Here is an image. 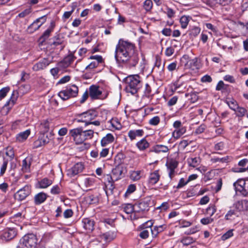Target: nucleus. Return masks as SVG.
<instances>
[{"mask_svg":"<svg viewBox=\"0 0 248 248\" xmlns=\"http://www.w3.org/2000/svg\"><path fill=\"white\" fill-rule=\"evenodd\" d=\"M235 209L239 213L248 209V201L246 200L239 201L234 204Z\"/></svg>","mask_w":248,"mask_h":248,"instance_id":"16","label":"nucleus"},{"mask_svg":"<svg viewBox=\"0 0 248 248\" xmlns=\"http://www.w3.org/2000/svg\"><path fill=\"white\" fill-rule=\"evenodd\" d=\"M10 161L8 158H3V162L0 167V174L2 175L5 172L8 162Z\"/></svg>","mask_w":248,"mask_h":248,"instance_id":"42","label":"nucleus"},{"mask_svg":"<svg viewBox=\"0 0 248 248\" xmlns=\"http://www.w3.org/2000/svg\"><path fill=\"white\" fill-rule=\"evenodd\" d=\"M31 192V187L30 185H26L19 189L14 195L16 200L22 201L30 195Z\"/></svg>","mask_w":248,"mask_h":248,"instance_id":"8","label":"nucleus"},{"mask_svg":"<svg viewBox=\"0 0 248 248\" xmlns=\"http://www.w3.org/2000/svg\"><path fill=\"white\" fill-rule=\"evenodd\" d=\"M69 135L77 144H81L84 142L83 129L81 127L71 129Z\"/></svg>","mask_w":248,"mask_h":248,"instance_id":"6","label":"nucleus"},{"mask_svg":"<svg viewBox=\"0 0 248 248\" xmlns=\"http://www.w3.org/2000/svg\"><path fill=\"white\" fill-rule=\"evenodd\" d=\"M174 49L172 46H170L166 49L165 53L167 57H170L174 53Z\"/></svg>","mask_w":248,"mask_h":248,"instance_id":"58","label":"nucleus"},{"mask_svg":"<svg viewBox=\"0 0 248 248\" xmlns=\"http://www.w3.org/2000/svg\"><path fill=\"white\" fill-rule=\"evenodd\" d=\"M233 186L236 192L244 196L248 194V180L239 179L233 183Z\"/></svg>","mask_w":248,"mask_h":248,"instance_id":"4","label":"nucleus"},{"mask_svg":"<svg viewBox=\"0 0 248 248\" xmlns=\"http://www.w3.org/2000/svg\"><path fill=\"white\" fill-rule=\"evenodd\" d=\"M58 95L63 100H68L71 97L66 89L60 91L58 93Z\"/></svg>","mask_w":248,"mask_h":248,"instance_id":"41","label":"nucleus"},{"mask_svg":"<svg viewBox=\"0 0 248 248\" xmlns=\"http://www.w3.org/2000/svg\"><path fill=\"white\" fill-rule=\"evenodd\" d=\"M57 66H58V68H59V69L62 71L68 67L69 65H68L67 63L65 62L64 60H63L58 63Z\"/></svg>","mask_w":248,"mask_h":248,"instance_id":"53","label":"nucleus"},{"mask_svg":"<svg viewBox=\"0 0 248 248\" xmlns=\"http://www.w3.org/2000/svg\"><path fill=\"white\" fill-rule=\"evenodd\" d=\"M115 52V59L119 63H127L131 66H135L139 62L135 45L128 41L120 39Z\"/></svg>","mask_w":248,"mask_h":248,"instance_id":"1","label":"nucleus"},{"mask_svg":"<svg viewBox=\"0 0 248 248\" xmlns=\"http://www.w3.org/2000/svg\"><path fill=\"white\" fill-rule=\"evenodd\" d=\"M89 59H91V60H96V62H98V63H101L103 62L102 57L100 55L91 56L89 58Z\"/></svg>","mask_w":248,"mask_h":248,"instance_id":"63","label":"nucleus"},{"mask_svg":"<svg viewBox=\"0 0 248 248\" xmlns=\"http://www.w3.org/2000/svg\"><path fill=\"white\" fill-rule=\"evenodd\" d=\"M124 169L121 166H117L114 168L111 171L112 178L114 180H118L121 179L123 173Z\"/></svg>","mask_w":248,"mask_h":248,"instance_id":"19","label":"nucleus"},{"mask_svg":"<svg viewBox=\"0 0 248 248\" xmlns=\"http://www.w3.org/2000/svg\"><path fill=\"white\" fill-rule=\"evenodd\" d=\"M30 134L31 130L30 129L26 130L18 134L16 136V140L19 142H23L28 138Z\"/></svg>","mask_w":248,"mask_h":248,"instance_id":"29","label":"nucleus"},{"mask_svg":"<svg viewBox=\"0 0 248 248\" xmlns=\"http://www.w3.org/2000/svg\"><path fill=\"white\" fill-rule=\"evenodd\" d=\"M227 103L231 109H232L234 111H236V108L238 107L236 101L233 100L228 101Z\"/></svg>","mask_w":248,"mask_h":248,"instance_id":"50","label":"nucleus"},{"mask_svg":"<svg viewBox=\"0 0 248 248\" xmlns=\"http://www.w3.org/2000/svg\"><path fill=\"white\" fill-rule=\"evenodd\" d=\"M109 153V148H103L99 154V158L106 157Z\"/></svg>","mask_w":248,"mask_h":248,"instance_id":"55","label":"nucleus"},{"mask_svg":"<svg viewBox=\"0 0 248 248\" xmlns=\"http://www.w3.org/2000/svg\"><path fill=\"white\" fill-rule=\"evenodd\" d=\"M180 22L181 27L183 29L186 28L189 22L188 17L185 16H182L180 19Z\"/></svg>","mask_w":248,"mask_h":248,"instance_id":"43","label":"nucleus"},{"mask_svg":"<svg viewBox=\"0 0 248 248\" xmlns=\"http://www.w3.org/2000/svg\"><path fill=\"white\" fill-rule=\"evenodd\" d=\"M70 79V77L69 76H65L61 78L58 81V84H64L68 82Z\"/></svg>","mask_w":248,"mask_h":248,"instance_id":"64","label":"nucleus"},{"mask_svg":"<svg viewBox=\"0 0 248 248\" xmlns=\"http://www.w3.org/2000/svg\"><path fill=\"white\" fill-rule=\"evenodd\" d=\"M116 237V232L115 231H109L100 235V238L104 241L110 242Z\"/></svg>","mask_w":248,"mask_h":248,"instance_id":"17","label":"nucleus"},{"mask_svg":"<svg viewBox=\"0 0 248 248\" xmlns=\"http://www.w3.org/2000/svg\"><path fill=\"white\" fill-rule=\"evenodd\" d=\"M166 228L165 225H161L159 226H155L153 229H151V231L153 237H156L158 234L163 232Z\"/></svg>","mask_w":248,"mask_h":248,"instance_id":"30","label":"nucleus"},{"mask_svg":"<svg viewBox=\"0 0 248 248\" xmlns=\"http://www.w3.org/2000/svg\"><path fill=\"white\" fill-rule=\"evenodd\" d=\"M172 125L175 129L172 132V136L175 139L180 138L186 131V127L183 125L180 121H175Z\"/></svg>","mask_w":248,"mask_h":248,"instance_id":"7","label":"nucleus"},{"mask_svg":"<svg viewBox=\"0 0 248 248\" xmlns=\"http://www.w3.org/2000/svg\"><path fill=\"white\" fill-rule=\"evenodd\" d=\"M37 239L32 233L24 235L19 241L16 248H32L36 246Z\"/></svg>","mask_w":248,"mask_h":248,"instance_id":"3","label":"nucleus"},{"mask_svg":"<svg viewBox=\"0 0 248 248\" xmlns=\"http://www.w3.org/2000/svg\"><path fill=\"white\" fill-rule=\"evenodd\" d=\"M83 169L84 167L83 164L81 163H78L71 169L67 170V174L70 177H73L81 172Z\"/></svg>","mask_w":248,"mask_h":248,"instance_id":"14","label":"nucleus"},{"mask_svg":"<svg viewBox=\"0 0 248 248\" xmlns=\"http://www.w3.org/2000/svg\"><path fill=\"white\" fill-rule=\"evenodd\" d=\"M151 204V201L149 198L144 199L141 201L139 203L136 204L135 207L137 208V212H144L148 211Z\"/></svg>","mask_w":248,"mask_h":248,"instance_id":"12","label":"nucleus"},{"mask_svg":"<svg viewBox=\"0 0 248 248\" xmlns=\"http://www.w3.org/2000/svg\"><path fill=\"white\" fill-rule=\"evenodd\" d=\"M78 122H84L85 125L90 124V121L94 119L97 116V113L93 110H89L78 114Z\"/></svg>","mask_w":248,"mask_h":248,"instance_id":"5","label":"nucleus"},{"mask_svg":"<svg viewBox=\"0 0 248 248\" xmlns=\"http://www.w3.org/2000/svg\"><path fill=\"white\" fill-rule=\"evenodd\" d=\"M31 162L27 158L22 161V170L24 172H27L30 170Z\"/></svg>","mask_w":248,"mask_h":248,"instance_id":"40","label":"nucleus"},{"mask_svg":"<svg viewBox=\"0 0 248 248\" xmlns=\"http://www.w3.org/2000/svg\"><path fill=\"white\" fill-rule=\"evenodd\" d=\"M160 178L158 170H155L150 174L149 177V183L152 185H155L158 181Z\"/></svg>","mask_w":248,"mask_h":248,"instance_id":"26","label":"nucleus"},{"mask_svg":"<svg viewBox=\"0 0 248 248\" xmlns=\"http://www.w3.org/2000/svg\"><path fill=\"white\" fill-rule=\"evenodd\" d=\"M61 192V188L58 185L53 186L50 191L51 193L53 195L59 194Z\"/></svg>","mask_w":248,"mask_h":248,"instance_id":"54","label":"nucleus"},{"mask_svg":"<svg viewBox=\"0 0 248 248\" xmlns=\"http://www.w3.org/2000/svg\"><path fill=\"white\" fill-rule=\"evenodd\" d=\"M166 165L168 169H171V170H175L178 166V162L175 160H171Z\"/></svg>","mask_w":248,"mask_h":248,"instance_id":"46","label":"nucleus"},{"mask_svg":"<svg viewBox=\"0 0 248 248\" xmlns=\"http://www.w3.org/2000/svg\"><path fill=\"white\" fill-rule=\"evenodd\" d=\"M46 16H42L36 19L31 24L28 28L27 31L29 33H33L39 28L46 21Z\"/></svg>","mask_w":248,"mask_h":248,"instance_id":"11","label":"nucleus"},{"mask_svg":"<svg viewBox=\"0 0 248 248\" xmlns=\"http://www.w3.org/2000/svg\"><path fill=\"white\" fill-rule=\"evenodd\" d=\"M17 234L16 230L14 228L5 229L0 234V239L3 241H8L15 237Z\"/></svg>","mask_w":248,"mask_h":248,"instance_id":"10","label":"nucleus"},{"mask_svg":"<svg viewBox=\"0 0 248 248\" xmlns=\"http://www.w3.org/2000/svg\"><path fill=\"white\" fill-rule=\"evenodd\" d=\"M136 145L140 150H144L149 147V143L145 139H142L137 143Z\"/></svg>","mask_w":248,"mask_h":248,"instance_id":"35","label":"nucleus"},{"mask_svg":"<svg viewBox=\"0 0 248 248\" xmlns=\"http://www.w3.org/2000/svg\"><path fill=\"white\" fill-rule=\"evenodd\" d=\"M213 218L210 217L203 218L201 220V222L203 225H207L213 221Z\"/></svg>","mask_w":248,"mask_h":248,"instance_id":"56","label":"nucleus"},{"mask_svg":"<svg viewBox=\"0 0 248 248\" xmlns=\"http://www.w3.org/2000/svg\"><path fill=\"white\" fill-rule=\"evenodd\" d=\"M73 215V212L71 209H66L63 213V216L66 218L71 217Z\"/></svg>","mask_w":248,"mask_h":248,"instance_id":"62","label":"nucleus"},{"mask_svg":"<svg viewBox=\"0 0 248 248\" xmlns=\"http://www.w3.org/2000/svg\"><path fill=\"white\" fill-rule=\"evenodd\" d=\"M54 39V41H53V44L55 46L61 45L62 43V40L60 38L59 35L55 36Z\"/></svg>","mask_w":248,"mask_h":248,"instance_id":"61","label":"nucleus"},{"mask_svg":"<svg viewBox=\"0 0 248 248\" xmlns=\"http://www.w3.org/2000/svg\"><path fill=\"white\" fill-rule=\"evenodd\" d=\"M169 151V149L168 147L167 146L162 145V144H157L155 146H154L151 152H155L157 154H159L160 153H166L168 152Z\"/></svg>","mask_w":248,"mask_h":248,"instance_id":"25","label":"nucleus"},{"mask_svg":"<svg viewBox=\"0 0 248 248\" xmlns=\"http://www.w3.org/2000/svg\"><path fill=\"white\" fill-rule=\"evenodd\" d=\"M141 170L131 171L130 173V179L134 181L139 180L141 178Z\"/></svg>","mask_w":248,"mask_h":248,"instance_id":"36","label":"nucleus"},{"mask_svg":"<svg viewBox=\"0 0 248 248\" xmlns=\"http://www.w3.org/2000/svg\"><path fill=\"white\" fill-rule=\"evenodd\" d=\"M54 25L53 23H51V27L47 29L40 37V39L42 42L45 41L50 36L51 32L53 31Z\"/></svg>","mask_w":248,"mask_h":248,"instance_id":"34","label":"nucleus"},{"mask_svg":"<svg viewBox=\"0 0 248 248\" xmlns=\"http://www.w3.org/2000/svg\"><path fill=\"white\" fill-rule=\"evenodd\" d=\"M201 29L197 27H194L189 31V35L193 37L197 36L200 32Z\"/></svg>","mask_w":248,"mask_h":248,"instance_id":"47","label":"nucleus"},{"mask_svg":"<svg viewBox=\"0 0 248 248\" xmlns=\"http://www.w3.org/2000/svg\"><path fill=\"white\" fill-rule=\"evenodd\" d=\"M114 140V137L112 134H107L101 140V145L105 147L107 145L112 143Z\"/></svg>","mask_w":248,"mask_h":248,"instance_id":"23","label":"nucleus"},{"mask_svg":"<svg viewBox=\"0 0 248 248\" xmlns=\"http://www.w3.org/2000/svg\"><path fill=\"white\" fill-rule=\"evenodd\" d=\"M50 62L48 60L44 59L41 61L35 64L32 69L34 71H37L41 70H43L49 64Z\"/></svg>","mask_w":248,"mask_h":248,"instance_id":"20","label":"nucleus"},{"mask_svg":"<svg viewBox=\"0 0 248 248\" xmlns=\"http://www.w3.org/2000/svg\"><path fill=\"white\" fill-rule=\"evenodd\" d=\"M50 140L48 135L43 134L33 143V148H38L41 147L49 142Z\"/></svg>","mask_w":248,"mask_h":248,"instance_id":"15","label":"nucleus"},{"mask_svg":"<svg viewBox=\"0 0 248 248\" xmlns=\"http://www.w3.org/2000/svg\"><path fill=\"white\" fill-rule=\"evenodd\" d=\"M206 127L205 124H201L196 129L195 133L197 134H200L203 133Z\"/></svg>","mask_w":248,"mask_h":248,"instance_id":"59","label":"nucleus"},{"mask_svg":"<svg viewBox=\"0 0 248 248\" xmlns=\"http://www.w3.org/2000/svg\"><path fill=\"white\" fill-rule=\"evenodd\" d=\"M99 63L96 62H93L88 64L85 68L86 70H92L98 66Z\"/></svg>","mask_w":248,"mask_h":248,"instance_id":"60","label":"nucleus"},{"mask_svg":"<svg viewBox=\"0 0 248 248\" xmlns=\"http://www.w3.org/2000/svg\"><path fill=\"white\" fill-rule=\"evenodd\" d=\"M164 64L161 66V61L160 59L156 58L155 63L153 71L159 73L161 75L164 71Z\"/></svg>","mask_w":248,"mask_h":248,"instance_id":"27","label":"nucleus"},{"mask_svg":"<svg viewBox=\"0 0 248 248\" xmlns=\"http://www.w3.org/2000/svg\"><path fill=\"white\" fill-rule=\"evenodd\" d=\"M235 111L237 116L243 117L245 115L247 110L245 108L238 106Z\"/></svg>","mask_w":248,"mask_h":248,"instance_id":"49","label":"nucleus"},{"mask_svg":"<svg viewBox=\"0 0 248 248\" xmlns=\"http://www.w3.org/2000/svg\"><path fill=\"white\" fill-rule=\"evenodd\" d=\"M6 150V155L9 157L11 169H14L16 167V164L13 160L15 156L13 149L11 147H7Z\"/></svg>","mask_w":248,"mask_h":248,"instance_id":"22","label":"nucleus"},{"mask_svg":"<svg viewBox=\"0 0 248 248\" xmlns=\"http://www.w3.org/2000/svg\"><path fill=\"white\" fill-rule=\"evenodd\" d=\"M160 122V118L158 116H155L149 120V124L151 125H156Z\"/></svg>","mask_w":248,"mask_h":248,"instance_id":"52","label":"nucleus"},{"mask_svg":"<svg viewBox=\"0 0 248 248\" xmlns=\"http://www.w3.org/2000/svg\"><path fill=\"white\" fill-rule=\"evenodd\" d=\"M47 195L43 192L36 194L34 197V202L35 205H39L43 203L47 198Z\"/></svg>","mask_w":248,"mask_h":248,"instance_id":"21","label":"nucleus"},{"mask_svg":"<svg viewBox=\"0 0 248 248\" xmlns=\"http://www.w3.org/2000/svg\"><path fill=\"white\" fill-rule=\"evenodd\" d=\"M9 91V88H3L0 90V100L6 96Z\"/></svg>","mask_w":248,"mask_h":248,"instance_id":"57","label":"nucleus"},{"mask_svg":"<svg viewBox=\"0 0 248 248\" xmlns=\"http://www.w3.org/2000/svg\"><path fill=\"white\" fill-rule=\"evenodd\" d=\"M229 157L228 156L223 157H213L211 158V161L213 163L217 162L221 163H227L228 162Z\"/></svg>","mask_w":248,"mask_h":248,"instance_id":"38","label":"nucleus"},{"mask_svg":"<svg viewBox=\"0 0 248 248\" xmlns=\"http://www.w3.org/2000/svg\"><path fill=\"white\" fill-rule=\"evenodd\" d=\"M83 227L87 232H91L94 230V222L89 218H84L82 220Z\"/></svg>","mask_w":248,"mask_h":248,"instance_id":"18","label":"nucleus"},{"mask_svg":"<svg viewBox=\"0 0 248 248\" xmlns=\"http://www.w3.org/2000/svg\"><path fill=\"white\" fill-rule=\"evenodd\" d=\"M102 92L99 89L98 86L93 85L89 88V96L92 99H101Z\"/></svg>","mask_w":248,"mask_h":248,"instance_id":"13","label":"nucleus"},{"mask_svg":"<svg viewBox=\"0 0 248 248\" xmlns=\"http://www.w3.org/2000/svg\"><path fill=\"white\" fill-rule=\"evenodd\" d=\"M42 129H44V132H46L49 129V124L47 120H45L41 124Z\"/></svg>","mask_w":248,"mask_h":248,"instance_id":"51","label":"nucleus"},{"mask_svg":"<svg viewBox=\"0 0 248 248\" xmlns=\"http://www.w3.org/2000/svg\"><path fill=\"white\" fill-rule=\"evenodd\" d=\"M52 184V181L47 178H44L38 182L40 188H46Z\"/></svg>","mask_w":248,"mask_h":248,"instance_id":"33","label":"nucleus"},{"mask_svg":"<svg viewBox=\"0 0 248 248\" xmlns=\"http://www.w3.org/2000/svg\"><path fill=\"white\" fill-rule=\"evenodd\" d=\"M237 217H238V213L236 210L235 209H230L225 215V218L226 220H232Z\"/></svg>","mask_w":248,"mask_h":248,"instance_id":"31","label":"nucleus"},{"mask_svg":"<svg viewBox=\"0 0 248 248\" xmlns=\"http://www.w3.org/2000/svg\"><path fill=\"white\" fill-rule=\"evenodd\" d=\"M94 132L93 130H83V135L84 141L85 140L91 139L93 136Z\"/></svg>","mask_w":248,"mask_h":248,"instance_id":"39","label":"nucleus"},{"mask_svg":"<svg viewBox=\"0 0 248 248\" xmlns=\"http://www.w3.org/2000/svg\"><path fill=\"white\" fill-rule=\"evenodd\" d=\"M187 163L189 166L196 167L201 163V159L199 157H190L187 159Z\"/></svg>","mask_w":248,"mask_h":248,"instance_id":"32","label":"nucleus"},{"mask_svg":"<svg viewBox=\"0 0 248 248\" xmlns=\"http://www.w3.org/2000/svg\"><path fill=\"white\" fill-rule=\"evenodd\" d=\"M135 206L131 204H127L124 207V211L127 214H129L134 212Z\"/></svg>","mask_w":248,"mask_h":248,"instance_id":"44","label":"nucleus"},{"mask_svg":"<svg viewBox=\"0 0 248 248\" xmlns=\"http://www.w3.org/2000/svg\"><path fill=\"white\" fill-rule=\"evenodd\" d=\"M76 59V57L74 56V55L71 53L69 55H68L66 57H65L63 60L65 62L67 63L69 66L74 62L75 59Z\"/></svg>","mask_w":248,"mask_h":248,"instance_id":"48","label":"nucleus"},{"mask_svg":"<svg viewBox=\"0 0 248 248\" xmlns=\"http://www.w3.org/2000/svg\"><path fill=\"white\" fill-rule=\"evenodd\" d=\"M144 131L142 129L130 130L128 133V136L131 140L136 139L137 137H140L143 135Z\"/></svg>","mask_w":248,"mask_h":248,"instance_id":"24","label":"nucleus"},{"mask_svg":"<svg viewBox=\"0 0 248 248\" xmlns=\"http://www.w3.org/2000/svg\"><path fill=\"white\" fill-rule=\"evenodd\" d=\"M66 90L71 97L77 96L78 93V87L75 84L68 86Z\"/></svg>","mask_w":248,"mask_h":248,"instance_id":"28","label":"nucleus"},{"mask_svg":"<svg viewBox=\"0 0 248 248\" xmlns=\"http://www.w3.org/2000/svg\"><path fill=\"white\" fill-rule=\"evenodd\" d=\"M125 91L136 94L142 87L141 78L138 75H131L125 78Z\"/></svg>","mask_w":248,"mask_h":248,"instance_id":"2","label":"nucleus"},{"mask_svg":"<svg viewBox=\"0 0 248 248\" xmlns=\"http://www.w3.org/2000/svg\"><path fill=\"white\" fill-rule=\"evenodd\" d=\"M153 7V2L151 0H146L143 3V8L147 12L150 11Z\"/></svg>","mask_w":248,"mask_h":248,"instance_id":"45","label":"nucleus"},{"mask_svg":"<svg viewBox=\"0 0 248 248\" xmlns=\"http://www.w3.org/2000/svg\"><path fill=\"white\" fill-rule=\"evenodd\" d=\"M17 98V93L14 91L9 101L1 109L0 113L1 115H6L8 113L10 109L15 104Z\"/></svg>","mask_w":248,"mask_h":248,"instance_id":"9","label":"nucleus"},{"mask_svg":"<svg viewBox=\"0 0 248 248\" xmlns=\"http://www.w3.org/2000/svg\"><path fill=\"white\" fill-rule=\"evenodd\" d=\"M196 241V239L192 237L187 236L184 237L182 238L180 242L182 243L184 246L189 245Z\"/></svg>","mask_w":248,"mask_h":248,"instance_id":"37","label":"nucleus"}]
</instances>
